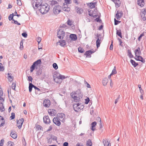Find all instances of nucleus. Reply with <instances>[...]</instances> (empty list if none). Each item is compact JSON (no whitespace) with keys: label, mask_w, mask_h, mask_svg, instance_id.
<instances>
[{"label":"nucleus","mask_w":146,"mask_h":146,"mask_svg":"<svg viewBox=\"0 0 146 146\" xmlns=\"http://www.w3.org/2000/svg\"><path fill=\"white\" fill-rule=\"evenodd\" d=\"M67 24L68 25L71 26L72 25L71 21L69 19L67 21Z\"/></svg>","instance_id":"61"},{"label":"nucleus","mask_w":146,"mask_h":146,"mask_svg":"<svg viewBox=\"0 0 146 146\" xmlns=\"http://www.w3.org/2000/svg\"><path fill=\"white\" fill-rule=\"evenodd\" d=\"M115 5L116 7H118L121 4V2L119 0H112Z\"/></svg>","instance_id":"19"},{"label":"nucleus","mask_w":146,"mask_h":146,"mask_svg":"<svg viewBox=\"0 0 146 146\" xmlns=\"http://www.w3.org/2000/svg\"><path fill=\"white\" fill-rule=\"evenodd\" d=\"M77 105L78 106V108L79 109V110L80 111L81 110L83 109L84 108L83 106H82L81 104H80L79 103H77Z\"/></svg>","instance_id":"38"},{"label":"nucleus","mask_w":146,"mask_h":146,"mask_svg":"<svg viewBox=\"0 0 146 146\" xmlns=\"http://www.w3.org/2000/svg\"><path fill=\"white\" fill-rule=\"evenodd\" d=\"M41 40V38L40 37H38L36 38V41L39 44Z\"/></svg>","instance_id":"46"},{"label":"nucleus","mask_w":146,"mask_h":146,"mask_svg":"<svg viewBox=\"0 0 146 146\" xmlns=\"http://www.w3.org/2000/svg\"><path fill=\"white\" fill-rule=\"evenodd\" d=\"M59 42L60 43V45L62 46H64L66 45V41L64 40H60Z\"/></svg>","instance_id":"35"},{"label":"nucleus","mask_w":146,"mask_h":146,"mask_svg":"<svg viewBox=\"0 0 146 146\" xmlns=\"http://www.w3.org/2000/svg\"><path fill=\"white\" fill-rule=\"evenodd\" d=\"M144 36V34L143 33L141 34L138 37V40L139 41H140V39H141L142 37Z\"/></svg>","instance_id":"60"},{"label":"nucleus","mask_w":146,"mask_h":146,"mask_svg":"<svg viewBox=\"0 0 146 146\" xmlns=\"http://www.w3.org/2000/svg\"><path fill=\"white\" fill-rule=\"evenodd\" d=\"M33 88H34V85L31 83H29V92H31L32 91Z\"/></svg>","instance_id":"33"},{"label":"nucleus","mask_w":146,"mask_h":146,"mask_svg":"<svg viewBox=\"0 0 146 146\" xmlns=\"http://www.w3.org/2000/svg\"><path fill=\"white\" fill-rule=\"evenodd\" d=\"M115 68V66L114 67V68L113 69V70L112 71V72L111 73V74H115L117 73V72L116 71Z\"/></svg>","instance_id":"52"},{"label":"nucleus","mask_w":146,"mask_h":146,"mask_svg":"<svg viewBox=\"0 0 146 146\" xmlns=\"http://www.w3.org/2000/svg\"><path fill=\"white\" fill-rule=\"evenodd\" d=\"M57 117L60 119L61 121H62L64 118H65V115L63 113H59L57 114Z\"/></svg>","instance_id":"14"},{"label":"nucleus","mask_w":146,"mask_h":146,"mask_svg":"<svg viewBox=\"0 0 146 146\" xmlns=\"http://www.w3.org/2000/svg\"><path fill=\"white\" fill-rule=\"evenodd\" d=\"M138 5L141 7H143L145 4L144 0H137Z\"/></svg>","instance_id":"18"},{"label":"nucleus","mask_w":146,"mask_h":146,"mask_svg":"<svg viewBox=\"0 0 146 146\" xmlns=\"http://www.w3.org/2000/svg\"><path fill=\"white\" fill-rule=\"evenodd\" d=\"M141 15L143 21L146 20V9H142L141 11Z\"/></svg>","instance_id":"8"},{"label":"nucleus","mask_w":146,"mask_h":146,"mask_svg":"<svg viewBox=\"0 0 146 146\" xmlns=\"http://www.w3.org/2000/svg\"><path fill=\"white\" fill-rule=\"evenodd\" d=\"M0 70L1 71H3L4 70V68L1 63H0Z\"/></svg>","instance_id":"53"},{"label":"nucleus","mask_w":146,"mask_h":146,"mask_svg":"<svg viewBox=\"0 0 146 146\" xmlns=\"http://www.w3.org/2000/svg\"><path fill=\"white\" fill-rule=\"evenodd\" d=\"M28 80L31 82V83H32L33 80V78H32V77L31 76H28Z\"/></svg>","instance_id":"49"},{"label":"nucleus","mask_w":146,"mask_h":146,"mask_svg":"<svg viewBox=\"0 0 146 146\" xmlns=\"http://www.w3.org/2000/svg\"><path fill=\"white\" fill-rule=\"evenodd\" d=\"M103 143L104 144V146H111V144L107 139H103Z\"/></svg>","instance_id":"21"},{"label":"nucleus","mask_w":146,"mask_h":146,"mask_svg":"<svg viewBox=\"0 0 146 146\" xmlns=\"http://www.w3.org/2000/svg\"><path fill=\"white\" fill-rule=\"evenodd\" d=\"M17 4L19 6H21L22 5V4L20 0L17 1Z\"/></svg>","instance_id":"57"},{"label":"nucleus","mask_w":146,"mask_h":146,"mask_svg":"<svg viewBox=\"0 0 146 146\" xmlns=\"http://www.w3.org/2000/svg\"><path fill=\"white\" fill-rule=\"evenodd\" d=\"M5 110V109L3 106V103L0 102V111L1 112Z\"/></svg>","instance_id":"34"},{"label":"nucleus","mask_w":146,"mask_h":146,"mask_svg":"<svg viewBox=\"0 0 146 146\" xmlns=\"http://www.w3.org/2000/svg\"><path fill=\"white\" fill-rule=\"evenodd\" d=\"M4 140L3 139H1L0 141V146H3V142Z\"/></svg>","instance_id":"63"},{"label":"nucleus","mask_w":146,"mask_h":146,"mask_svg":"<svg viewBox=\"0 0 146 146\" xmlns=\"http://www.w3.org/2000/svg\"><path fill=\"white\" fill-rule=\"evenodd\" d=\"M75 8L78 13L81 14L83 12V9L81 8L78 7V6H75Z\"/></svg>","instance_id":"16"},{"label":"nucleus","mask_w":146,"mask_h":146,"mask_svg":"<svg viewBox=\"0 0 146 146\" xmlns=\"http://www.w3.org/2000/svg\"><path fill=\"white\" fill-rule=\"evenodd\" d=\"M22 36L25 37V38H26L27 37V34L26 33H23L22 34Z\"/></svg>","instance_id":"54"},{"label":"nucleus","mask_w":146,"mask_h":146,"mask_svg":"<svg viewBox=\"0 0 146 146\" xmlns=\"http://www.w3.org/2000/svg\"><path fill=\"white\" fill-rule=\"evenodd\" d=\"M69 38L72 40H76L77 39V36L76 35L71 34L69 36Z\"/></svg>","instance_id":"20"},{"label":"nucleus","mask_w":146,"mask_h":146,"mask_svg":"<svg viewBox=\"0 0 146 146\" xmlns=\"http://www.w3.org/2000/svg\"><path fill=\"white\" fill-rule=\"evenodd\" d=\"M53 68L55 70L58 68V66L57 64L55 63H54L52 64Z\"/></svg>","instance_id":"43"},{"label":"nucleus","mask_w":146,"mask_h":146,"mask_svg":"<svg viewBox=\"0 0 146 146\" xmlns=\"http://www.w3.org/2000/svg\"><path fill=\"white\" fill-rule=\"evenodd\" d=\"M71 96L76 102L79 101L83 97V94L80 90H77L76 92H72L71 94Z\"/></svg>","instance_id":"1"},{"label":"nucleus","mask_w":146,"mask_h":146,"mask_svg":"<svg viewBox=\"0 0 146 146\" xmlns=\"http://www.w3.org/2000/svg\"><path fill=\"white\" fill-rule=\"evenodd\" d=\"M120 22V21L116 20L115 18L114 19V24L115 25H117Z\"/></svg>","instance_id":"48"},{"label":"nucleus","mask_w":146,"mask_h":146,"mask_svg":"<svg viewBox=\"0 0 146 146\" xmlns=\"http://www.w3.org/2000/svg\"><path fill=\"white\" fill-rule=\"evenodd\" d=\"M78 50L79 52L81 53H83L85 51L84 49L80 47H79L78 48Z\"/></svg>","instance_id":"39"},{"label":"nucleus","mask_w":146,"mask_h":146,"mask_svg":"<svg viewBox=\"0 0 146 146\" xmlns=\"http://www.w3.org/2000/svg\"><path fill=\"white\" fill-rule=\"evenodd\" d=\"M86 145L87 146H92V143L91 140L89 139L87 141Z\"/></svg>","instance_id":"37"},{"label":"nucleus","mask_w":146,"mask_h":146,"mask_svg":"<svg viewBox=\"0 0 146 146\" xmlns=\"http://www.w3.org/2000/svg\"><path fill=\"white\" fill-rule=\"evenodd\" d=\"M93 52L91 50H89L86 51L84 55L86 56V57H88L90 58L91 56V54Z\"/></svg>","instance_id":"17"},{"label":"nucleus","mask_w":146,"mask_h":146,"mask_svg":"<svg viewBox=\"0 0 146 146\" xmlns=\"http://www.w3.org/2000/svg\"><path fill=\"white\" fill-rule=\"evenodd\" d=\"M118 39L119 40V42L120 43L119 45L121 46H123V44H122L123 42H122L121 39H120L119 38H118Z\"/></svg>","instance_id":"59"},{"label":"nucleus","mask_w":146,"mask_h":146,"mask_svg":"<svg viewBox=\"0 0 146 146\" xmlns=\"http://www.w3.org/2000/svg\"><path fill=\"white\" fill-rule=\"evenodd\" d=\"M128 55L130 58H132L133 57V55L132 54L131 51L129 50H127Z\"/></svg>","instance_id":"36"},{"label":"nucleus","mask_w":146,"mask_h":146,"mask_svg":"<svg viewBox=\"0 0 146 146\" xmlns=\"http://www.w3.org/2000/svg\"><path fill=\"white\" fill-rule=\"evenodd\" d=\"M43 105L46 107L48 108L50 105V102L49 100L48 99H45L43 102Z\"/></svg>","instance_id":"12"},{"label":"nucleus","mask_w":146,"mask_h":146,"mask_svg":"<svg viewBox=\"0 0 146 146\" xmlns=\"http://www.w3.org/2000/svg\"><path fill=\"white\" fill-rule=\"evenodd\" d=\"M96 4V2H91L90 3L88 4V5L92 9L95 7Z\"/></svg>","instance_id":"24"},{"label":"nucleus","mask_w":146,"mask_h":146,"mask_svg":"<svg viewBox=\"0 0 146 146\" xmlns=\"http://www.w3.org/2000/svg\"><path fill=\"white\" fill-rule=\"evenodd\" d=\"M140 58H142V56H137L135 55V59L137 61L140 60Z\"/></svg>","instance_id":"42"},{"label":"nucleus","mask_w":146,"mask_h":146,"mask_svg":"<svg viewBox=\"0 0 146 146\" xmlns=\"http://www.w3.org/2000/svg\"><path fill=\"white\" fill-rule=\"evenodd\" d=\"M73 107L74 110L75 111L78 112V111H79L78 108V105H77V103L74 104L73 105Z\"/></svg>","instance_id":"25"},{"label":"nucleus","mask_w":146,"mask_h":146,"mask_svg":"<svg viewBox=\"0 0 146 146\" xmlns=\"http://www.w3.org/2000/svg\"><path fill=\"white\" fill-rule=\"evenodd\" d=\"M123 15V14L122 11L119 12V11H117L115 14V17L117 19H119L120 18L122 17Z\"/></svg>","instance_id":"15"},{"label":"nucleus","mask_w":146,"mask_h":146,"mask_svg":"<svg viewBox=\"0 0 146 146\" xmlns=\"http://www.w3.org/2000/svg\"><path fill=\"white\" fill-rule=\"evenodd\" d=\"M96 124L97 123L96 121H94L91 124V129L93 131H94L95 130V128H94V127L96 125Z\"/></svg>","instance_id":"29"},{"label":"nucleus","mask_w":146,"mask_h":146,"mask_svg":"<svg viewBox=\"0 0 146 146\" xmlns=\"http://www.w3.org/2000/svg\"><path fill=\"white\" fill-rule=\"evenodd\" d=\"M11 116L10 117L11 119H13L15 118V113H12L11 114Z\"/></svg>","instance_id":"51"},{"label":"nucleus","mask_w":146,"mask_h":146,"mask_svg":"<svg viewBox=\"0 0 146 146\" xmlns=\"http://www.w3.org/2000/svg\"><path fill=\"white\" fill-rule=\"evenodd\" d=\"M116 34L117 35L119 36L120 38H122L121 31L120 30H117Z\"/></svg>","instance_id":"30"},{"label":"nucleus","mask_w":146,"mask_h":146,"mask_svg":"<svg viewBox=\"0 0 146 146\" xmlns=\"http://www.w3.org/2000/svg\"><path fill=\"white\" fill-rule=\"evenodd\" d=\"M58 4L57 2L54 0H52L50 1V5L52 6L57 5Z\"/></svg>","instance_id":"28"},{"label":"nucleus","mask_w":146,"mask_h":146,"mask_svg":"<svg viewBox=\"0 0 146 146\" xmlns=\"http://www.w3.org/2000/svg\"><path fill=\"white\" fill-rule=\"evenodd\" d=\"M13 13L12 14L10 15L9 17V19L10 21L12 20L13 21L14 20L13 19Z\"/></svg>","instance_id":"41"},{"label":"nucleus","mask_w":146,"mask_h":146,"mask_svg":"<svg viewBox=\"0 0 146 146\" xmlns=\"http://www.w3.org/2000/svg\"><path fill=\"white\" fill-rule=\"evenodd\" d=\"M68 143L67 142H65L63 144V146H68Z\"/></svg>","instance_id":"64"},{"label":"nucleus","mask_w":146,"mask_h":146,"mask_svg":"<svg viewBox=\"0 0 146 146\" xmlns=\"http://www.w3.org/2000/svg\"><path fill=\"white\" fill-rule=\"evenodd\" d=\"M66 5L70 4L72 3V0H64Z\"/></svg>","instance_id":"40"},{"label":"nucleus","mask_w":146,"mask_h":146,"mask_svg":"<svg viewBox=\"0 0 146 146\" xmlns=\"http://www.w3.org/2000/svg\"><path fill=\"white\" fill-rule=\"evenodd\" d=\"M3 118L0 115V127L3 126L5 124Z\"/></svg>","instance_id":"23"},{"label":"nucleus","mask_w":146,"mask_h":146,"mask_svg":"<svg viewBox=\"0 0 146 146\" xmlns=\"http://www.w3.org/2000/svg\"><path fill=\"white\" fill-rule=\"evenodd\" d=\"M11 136L13 139H16L17 136V134L13 131L11 132Z\"/></svg>","instance_id":"31"},{"label":"nucleus","mask_w":146,"mask_h":146,"mask_svg":"<svg viewBox=\"0 0 146 146\" xmlns=\"http://www.w3.org/2000/svg\"><path fill=\"white\" fill-rule=\"evenodd\" d=\"M139 61H141L143 63H144L145 62V60L143 59V58L142 57V58H140V60Z\"/></svg>","instance_id":"62"},{"label":"nucleus","mask_w":146,"mask_h":146,"mask_svg":"<svg viewBox=\"0 0 146 146\" xmlns=\"http://www.w3.org/2000/svg\"><path fill=\"white\" fill-rule=\"evenodd\" d=\"M130 62H131L132 64L134 66V67H136L138 65V63L136 62L133 60L131 59Z\"/></svg>","instance_id":"27"},{"label":"nucleus","mask_w":146,"mask_h":146,"mask_svg":"<svg viewBox=\"0 0 146 146\" xmlns=\"http://www.w3.org/2000/svg\"><path fill=\"white\" fill-rule=\"evenodd\" d=\"M90 101L89 98H88L85 99V103L86 104H88Z\"/></svg>","instance_id":"58"},{"label":"nucleus","mask_w":146,"mask_h":146,"mask_svg":"<svg viewBox=\"0 0 146 146\" xmlns=\"http://www.w3.org/2000/svg\"><path fill=\"white\" fill-rule=\"evenodd\" d=\"M101 39H99V38L98 39H97L96 41V43L97 48L100 46V44L101 43Z\"/></svg>","instance_id":"32"},{"label":"nucleus","mask_w":146,"mask_h":146,"mask_svg":"<svg viewBox=\"0 0 146 146\" xmlns=\"http://www.w3.org/2000/svg\"><path fill=\"white\" fill-rule=\"evenodd\" d=\"M16 84L15 83H13L12 84V88L13 90H15V88L16 86Z\"/></svg>","instance_id":"50"},{"label":"nucleus","mask_w":146,"mask_h":146,"mask_svg":"<svg viewBox=\"0 0 146 146\" xmlns=\"http://www.w3.org/2000/svg\"><path fill=\"white\" fill-rule=\"evenodd\" d=\"M42 0H32V3L33 7L34 9H36L39 7L41 5H42Z\"/></svg>","instance_id":"3"},{"label":"nucleus","mask_w":146,"mask_h":146,"mask_svg":"<svg viewBox=\"0 0 146 146\" xmlns=\"http://www.w3.org/2000/svg\"><path fill=\"white\" fill-rule=\"evenodd\" d=\"M48 112L50 115L55 116L56 114V111L53 109H49L48 110Z\"/></svg>","instance_id":"11"},{"label":"nucleus","mask_w":146,"mask_h":146,"mask_svg":"<svg viewBox=\"0 0 146 146\" xmlns=\"http://www.w3.org/2000/svg\"><path fill=\"white\" fill-rule=\"evenodd\" d=\"M23 40H21V42H20V48L21 50H22L23 48Z\"/></svg>","instance_id":"47"},{"label":"nucleus","mask_w":146,"mask_h":146,"mask_svg":"<svg viewBox=\"0 0 146 146\" xmlns=\"http://www.w3.org/2000/svg\"><path fill=\"white\" fill-rule=\"evenodd\" d=\"M61 6L59 5H56L53 9V13L55 14H58L61 11Z\"/></svg>","instance_id":"6"},{"label":"nucleus","mask_w":146,"mask_h":146,"mask_svg":"<svg viewBox=\"0 0 146 146\" xmlns=\"http://www.w3.org/2000/svg\"><path fill=\"white\" fill-rule=\"evenodd\" d=\"M50 9V6L46 3L40 5L38 7L39 11L43 14L46 13L49 11Z\"/></svg>","instance_id":"2"},{"label":"nucleus","mask_w":146,"mask_h":146,"mask_svg":"<svg viewBox=\"0 0 146 146\" xmlns=\"http://www.w3.org/2000/svg\"><path fill=\"white\" fill-rule=\"evenodd\" d=\"M57 35L59 39H62L65 36V33L62 29L59 30L57 32Z\"/></svg>","instance_id":"5"},{"label":"nucleus","mask_w":146,"mask_h":146,"mask_svg":"<svg viewBox=\"0 0 146 146\" xmlns=\"http://www.w3.org/2000/svg\"><path fill=\"white\" fill-rule=\"evenodd\" d=\"M96 120L97 121H99V122H100L99 124H101V119L100 117H98L97 118Z\"/></svg>","instance_id":"55"},{"label":"nucleus","mask_w":146,"mask_h":146,"mask_svg":"<svg viewBox=\"0 0 146 146\" xmlns=\"http://www.w3.org/2000/svg\"><path fill=\"white\" fill-rule=\"evenodd\" d=\"M108 82V80L107 78H104L102 80V84L104 86L106 85Z\"/></svg>","instance_id":"26"},{"label":"nucleus","mask_w":146,"mask_h":146,"mask_svg":"<svg viewBox=\"0 0 146 146\" xmlns=\"http://www.w3.org/2000/svg\"><path fill=\"white\" fill-rule=\"evenodd\" d=\"M24 119L23 118H21L18 121L17 120V126L18 127L19 129L21 128L22 125H23V123L24 121Z\"/></svg>","instance_id":"9"},{"label":"nucleus","mask_w":146,"mask_h":146,"mask_svg":"<svg viewBox=\"0 0 146 146\" xmlns=\"http://www.w3.org/2000/svg\"><path fill=\"white\" fill-rule=\"evenodd\" d=\"M88 13L89 15L90 14L94 15L95 14V13H94V11H92L91 10H90V11H89Z\"/></svg>","instance_id":"56"},{"label":"nucleus","mask_w":146,"mask_h":146,"mask_svg":"<svg viewBox=\"0 0 146 146\" xmlns=\"http://www.w3.org/2000/svg\"><path fill=\"white\" fill-rule=\"evenodd\" d=\"M60 121H61L60 119L57 117H54L53 119V123L58 126H59L61 125V123Z\"/></svg>","instance_id":"7"},{"label":"nucleus","mask_w":146,"mask_h":146,"mask_svg":"<svg viewBox=\"0 0 146 146\" xmlns=\"http://www.w3.org/2000/svg\"><path fill=\"white\" fill-rule=\"evenodd\" d=\"M44 122L46 124H48L50 123V121L48 115L45 116L43 118Z\"/></svg>","instance_id":"13"},{"label":"nucleus","mask_w":146,"mask_h":146,"mask_svg":"<svg viewBox=\"0 0 146 146\" xmlns=\"http://www.w3.org/2000/svg\"><path fill=\"white\" fill-rule=\"evenodd\" d=\"M84 83L85 85H86L87 88H90L91 87L90 85L86 82L85 80H84Z\"/></svg>","instance_id":"45"},{"label":"nucleus","mask_w":146,"mask_h":146,"mask_svg":"<svg viewBox=\"0 0 146 146\" xmlns=\"http://www.w3.org/2000/svg\"><path fill=\"white\" fill-rule=\"evenodd\" d=\"M41 61L40 59H39L34 62L30 68V72H32L35 69V66H37L38 64H40Z\"/></svg>","instance_id":"4"},{"label":"nucleus","mask_w":146,"mask_h":146,"mask_svg":"<svg viewBox=\"0 0 146 146\" xmlns=\"http://www.w3.org/2000/svg\"><path fill=\"white\" fill-rule=\"evenodd\" d=\"M64 7L63 8V10L64 11H66L68 12H69L70 10V7H68L67 5H65L64 3Z\"/></svg>","instance_id":"22"},{"label":"nucleus","mask_w":146,"mask_h":146,"mask_svg":"<svg viewBox=\"0 0 146 146\" xmlns=\"http://www.w3.org/2000/svg\"><path fill=\"white\" fill-rule=\"evenodd\" d=\"M67 78V77H65L64 76L60 74L59 76H57L56 78H53V79L54 81L56 83H58L59 82H58V80L59 79H64Z\"/></svg>","instance_id":"10"},{"label":"nucleus","mask_w":146,"mask_h":146,"mask_svg":"<svg viewBox=\"0 0 146 146\" xmlns=\"http://www.w3.org/2000/svg\"><path fill=\"white\" fill-rule=\"evenodd\" d=\"M102 37V35L101 34H97V36L96 37V38L99 39H101Z\"/></svg>","instance_id":"44"}]
</instances>
